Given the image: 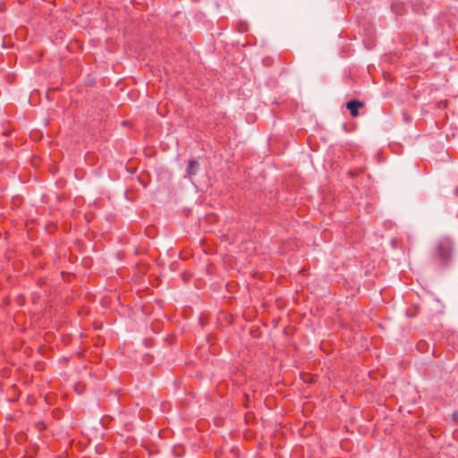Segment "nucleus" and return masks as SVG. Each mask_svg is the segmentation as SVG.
Returning <instances> with one entry per match:
<instances>
[{"label":"nucleus","instance_id":"f257e3e1","mask_svg":"<svg viewBox=\"0 0 458 458\" xmlns=\"http://www.w3.org/2000/svg\"><path fill=\"white\" fill-rule=\"evenodd\" d=\"M452 251V242L449 239L441 240L436 249V256L440 261L445 262L450 258Z\"/></svg>","mask_w":458,"mask_h":458},{"label":"nucleus","instance_id":"f03ea898","mask_svg":"<svg viewBox=\"0 0 458 458\" xmlns=\"http://www.w3.org/2000/svg\"><path fill=\"white\" fill-rule=\"evenodd\" d=\"M350 114L352 117H356L359 114V108L363 106V103L359 100H351L346 105Z\"/></svg>","mask_w":458,"mask_h":458},{"label":"nucleus","instance_id":"7ed1b4c3","mask_svg":"<svg viewBox=\"0 0 458 458\" xmlns=\"http://www.w3.org/2000/svg\"><path fill=\"white\" fill-rule=\"evenodd\" d=\"M198 167V162L195 160H190L188 163V174L193 175L196 173Z\"/></svg>","mask_w":458,"mask_h":458},{"label":"nucleus","instance_id":"20e7f679","mask_svg":"<svg viewBox=\"0 0 458 458\" xmlns=\"http://www.w3.org/2000/svg\"><path fill=\"white\" fill-rule=\"evenodd\" d=\"M422 344H424V343H419L418 347H420Z\"/></svg>","mask_w":458,"mask_h":458}]
</instances>
